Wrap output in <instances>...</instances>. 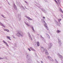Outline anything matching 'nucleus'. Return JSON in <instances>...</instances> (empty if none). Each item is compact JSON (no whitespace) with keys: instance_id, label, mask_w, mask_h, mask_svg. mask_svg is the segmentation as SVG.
<instances>
[{"instance_id":"obj_15","label":"nucleus","mask_w":63,"mask_h":63,"mask_svg":"<svg viewBox=\"0 0 63 63\" xmlns=\"http://www.w3.org/2000/svg\"><path fill=\"white\" fill-rule=\"evenodd\" d=\"M26 25H27L28 26H30V25L29 24H28L27 23H26Z\"/></svg>"},{"instance_id":"obj_20","label":"nucleus","mask_w":63,"mask_h":63,"mask_svg":"<svg viewBox=\"0 0 63 63\" xmlns=\"http://www.w3.org/2000/svg\"><path fill=\"white\" fill-rule=\"evenodd\" d=\"M57 0L58 1V2L59 3H60V2H59V0Z\"/></svg>"},{"instance_id":"obj_12","label":"nucleus","mask_w":63,"mask_h":63,"mask_svg":"<svg viewBox=\"0 0 63 63\" xmlns=\"http://www.w3.org/2000/svg\"><path fill=\"white\" fill-rule=\"evenodd\" d=\"M54 0L55 1V2H56V4H57V5H58V2H57V1H56V0Z\"/></svg>"},{"instance_id":"obj_23","label":"nucleus","mask_w":63,"mask_h":63,"mask_svg":"<svg viewBox=\"0 0 63 63\" xmlns=\"http://www.w3.org/2000/svg\"><path fill=\"white\" fill-rule=\"evenodd\" d=\"M2 16L3 17H4V16H3V15H2Z\"/></svg>"},{"instance_id":"obj_17","label":"nucleus","mask_w":63,"mask_h":63,"mask_svg":"<svg viewBox=\"0 0 63 63\" xmlns=\"http://www.w3.org/2000/svg\"><path fill=\"white\" fill-rule=\"evenodd\" d=\"M58 21H61V19H58Z\"/></svg>"},{"instance_id":"obj_19","label":"nucleus","mask_w":63,"mask_h":63,"mask_svg":"<svg viewBox=\"0 0 63 63\" xmlns=\"http://www.w3.org/2000/svg\"><path fill=\"white\" fill-rule=\"evenodd\" d=\"M28 50H29V51H31V50L30 49V48H29L28 49Z\"/></svg>"},{"instance_id":"obj_8","label":"nucleus","mask_w":63,"mask_h":63,"mask_svg":"<svg viewBox=\"0 0 63 63\" xmlns=\"http://www.w3.org/2000/svg\"><path fill=\"white\" fill-rule=\"evenodd\" d=\"M30 48L32 50H33V51H35V50L34 49H33L32 48V47H30Z\"/></svg>"},{"instance_id":"obj_6","label":"nucleus","mask_w":63,"mask_h":63,"mask_svg":"<svg viewBox=\"0 0 63 63\" xmlns=\"http://www.w3.org/2000/svg\"><path fill=\"white\" fill-rule=\"evenodd\" d=\"M37 44L38 46H40V44H39V42H37Z\"/></svg>"},{"instance_id":"obj_4","label":"nucleus","mask_w":63,"mask_h":63,"mask_svg":"<svg viewBox=\"0 0 63 63\" xmlns=\"http://www.w3.org/2000/svg\"><path fill=\"white\" fill-rule=\"evenodd\" d=\"M51 43H50L49 45V47L50 48V47H51Z\"/></svg>"},{"instance_id":"obj_26","label":"nucleus","mask_w":63,"mask_h":63,"mask_svg":"<svg viewBox=\"0 0 63 63\" xmlns=\"http://www.w3.org/2000/svg\"><path fill=\"white\" fill-rule=\"evenodd\" d=\"M44 22H45V21H44Z\"/></svg>"},{"instance_id":"obj_13","label":"nucleus","mask_w":63,"mask_h":63,"mask_svg":"<svg viewBox=\"0 0 63 63\" xmlns=\"http://www.w3.org/2000/svg\"><path fill=\"white\" fill-rule=\"evenodd\" d=\"M61 32V31H60L59 30H58L57 31V33H60Z\"/></svg>"},{"instance_id":"obj_9","label":"nucleus","mask_w":63,"mask_h":63,"mask_svg":"<svg viewBox=\"0 0 63 63\" xmlns=\"http://www.w3.org/2000/svg\"><path fill=\"white\" fill-rule=\"evenodd\" d=\"M27 17V18H28V19H29V20H32V19H31L28 17Z\"/></svg>"},{"instance_id":"obj_2","label":"nucleus","mask_w":63,"mask_h":63,"mask_svg":"<svg viewBox=\"0 0 63 63\" xmlns=\"http://www.w3.org/2000/svg\"><path fill=\"white\" fill-rule=\"evenodd\" d=\"M44 26L46 28V29H47V30H49L48 28V27H47V24L46 23L45 24Z\"/></svg>"},{"instance_id":"obj_1","label":"nucleus","mask_w":63,"mask_h":63,"mask_svg":"<svg viewBox=\"0 0 63 63\" xmlns=\"http://www.w3.org/2000/svg\"><path fill=\"white\" fill-rule=\"evenodd\" d=\"M17 34H18V35H20L21 36H23V33H22L21 32H18Z\"/></svg>"},{"instance_id":"obj_24","label":"nucleus","mask_w":63,"mask_h":63,"mask_svg":"<svg viewBox=\"0 0 63 63\" xmlns=\"http://www.w3.org/2000/svg\"><path fill=\"white\" fill-rule=\"evenodd\" d=\"M4 29V31H7V30L5 29Z\"/></svg>"},{"instance_id":"obj_11","label":"nucleus","mask_w":63,"mask_h":63,"mask_svg":"<svg viewBox=\"0 0 63 63\" xmlns=\"http://www.w3.org/2000/svg\"><path fill=\"white\" fill-rule=\"evenodd\" d=\"M7 39H8L9 40H11V39L10 38V37L9 36H7Z\"/></svg>"},{"instance_id":"obj_7","label":"nucleus","mask_w":63,"mask_h":63,"mask_svg":"<svg viewBox=\"0 0 63 63\" xmlns=\"http://www.w3.org/2000/svg\"><path fill=\"white\" fill-rule=\"evenodd\" d=\"M0 24L2 26H3V27H5V26H4V25L2 23H0Z\"/></svg>"},{"instance_id":"obj_3","label":"nucleus","mask_w":63,"mask_h":63,"mask_svg":"<svg viewBox=\"0 0 63 63\" xmlns=\"http://www.w3.org/2000/svg\"><path fill=\"white\" fill-rule=\"evenodd\" d=\"M3 43H4V44H5L7 46V47H9V45H8V44H7V43H6V42H5L4 40H3Z\"/></svg>"},{"instance_id":"obj_21","label":"nucleus","mask_w":63,"mask_h":63,"mask_svg":"<svg viewBox=\"0 0 63 63\" xmlns=\"http://www.w3.org/2000/svg\"><path fill=\"white\" fill-rule=\"evenodd\" d=\"M41 63H43V62L42 61H41Z\"/></svg>"},{"instance_id":"obj_18","label":"nucleus","mask_w":63,"mask_h":63,"mask_svg":"<svg viewBox=\"0 0 63 63\" xmlns=\"http://www.w3.org/2000/svg\"><path fill=\"white\" fill-rule=\"evenodd\" d=\"M6 31L7 32H9V30H6Z\"/></svg>"},{"instance_id":"obj_10","label":"nucleus","mask_w":63,"mask_h":63,"mask_svg":"<svg viewBox=\"0 0 63 63\" xmlns=\"http://www.w3.org/2000/svg\"><path fill=\"white\" fill-rule=\"evenodd\" d=\"M45 53L46 55H48L49 54L48 52H47V50H46V52Z\"/></svg>"},{"instance_id":"obj_25","label":"nucleus","mask_w":63,"mask_h":63,"mask_svg":"<svg viewBox=\"0 0 63 63\" xmlns=\"http://www.w3.org/2000/svg\"><path fill=\"white\" fill-rule=\"evenodd\" d=\"M25 3H27V2H26V1H25Z\"/></svg>"},{"instance_id":"obj_14","label":"nucleus","mask_w":63,"mask_h":63,"mask_svg":"<svg viewBox=\"0 0 63 63\" xmlns=\"http://www.w3.org/2000/svg\"><path fill=\"white\" fill-rule=\"evenodd\" d=\"M48 59H50H50H52L50 57V56H48Z\"/></svg>"},{"instance_id":"obj_5","label":"nucleus","mask_w":63,"mask_h":63,"mask_svg":"<svg viewBox=\"0 0 63 63\" xmlns=\"http://www.w3.org/2000/svg\"><path fill=\"white\" fill-rule=\"evenodd\" d=\"M44 48L43 47H42L41 48V50L42 51H44Z\"/></svg>"},{"instance_id":"obj_16","label":"nucleus","mask_w":63,"mask_h":63,"mask_svg":"<svg viewBox=\"0 0 63 63\" xmlns=\"http://www.w3.org/2000/svg\"><path fill=\"white\" fill-rule=\"evenodd\" d=\"M32 28L33 30V31H34V28H33V27H32Z\"/></svg>"},{"instance_id":"obj_22","label":"nucleus","mask_w":63,"mask_h":63,"mask_svg":"<svg viewBox=\"0 0 63 63\" xmlns=\"http://www.w3.org/2000/svg\"><path fill=\"white\" fill-rule=\"evenodd\" d=\"M43 18L44 19H45V17H43Z\"/></svg>"},{"instance_id":"obj_27","label":"nucleus","mask_w":63,"mask_h":63,"mask_svg":"<svg viewBox=\"0 0 63 63\" xmlns=\"http://www.w3.org/2000/svg\"><path fill=\"white\" fill-rule=\"evenodd\" d=\"M57 63H58V62H57Z\"/></svg>"}]
</instances>
